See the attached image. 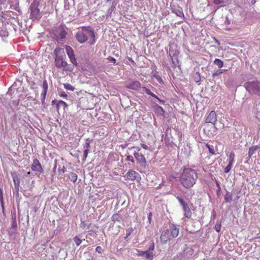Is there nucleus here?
Instances as JSON below:
<instances>
[{
	"mask_svg": "<svg viewBox=\"0 0 260 260\" xmlns=\"http://www.w3.org/2000/svg\"><path fill=\"white\" fill-rule=\"evenodd\" d=\"M111 219L113 221H120L121 219V216L118 214H114L112 215Z\"/></svg>",
	"mask_w": 260,
	"mask_h": 260,
	"instance_id": "obj_31",
	"label": "nucleus"
},
{
	"mask_svg": "<svg viewBox=\"0 0 260 260\" xmlns=\"http://www.w3.org/2000/svg\"><path fill=\"white\" fill-rule=\"evenodd\" d=\"M256 117L257 119L260 120V111H258L256 113Z\"/></svg>",
	"mask_w": 260,
	"mask_h": 260,
	"instance_id": "obj_54",
	"label": "nucleus"
},
{
	"mask_svg": "<svg viewBox=\"0 0 260 260\" xmlns=\"http://www.w3.org/2000/svg\"><path fill=\"white\" fill-rule=\"evenodd\" d=\"M19 101H20L19 99H17L16 100H14L12 101L13 106L15 108H17L19 105Z\"/></svg>",
	"mask_w": 260,
	"mask_h": 260,
	"instance_id": "obj_42",
	"label": "nucleus"
},
{
	"mask_svg": "<svg viewBox=\"0 0 260 260\" xmlns=\"http://www.w3.org/2000/svg\"><path fill=\"white\" fill-rule=\"evenodd\" d=\"M151 214H152V213H149V216H148V218H149V219H150V218Z\"/></svg>",
	"mask_w": 260,
	"mask_h": 260,
	"instance_id": "obj_62",
	"label": "nucleus"
},
{
	"mask_svg": "<svg viewBox=\"0 0 260 260\" xmlns=\"http://www.w3.org/2000/svg\"><path fill=\"white\" fill-rule=\"evenodd\" d=\"M59 95L61 97L67 98L68 96V95L66 93V92L64 91H61L59 92Z\"/></svg>",
	"mask_w": 260,
	"mask_h": 260,
	"instance_id": "obj_51",
	"label": "nucleus"
},
{
	"mask_svg": "<svg viewBox=\"0 0 260 260\" xmlns=\"http://www.w3.org/2000/svg\"><path fill=\"white\" fill-rule=\"evenodd\" d=\"M40 1L34 0L28 8V12L29 14V18L33 21L39 20L42 16V13L38 8Z\"/></svg>",
	"mask_w": 260,
	"mask_h": 260,
	"instance_id": "obj_5",
	"label": "nucleus"
},
{
	"mask_svg": "<svg viewBox=\"0 0 260 260\" xmlns=\"http://www.w3.org/2000/svg\"><path fill=\"white\" fill-rule=\"evenodd\" d=\"M206 147L208 149L209 153L212 155H215V152L213 146H210L208 144L206 145Z\"/></svg>",
	"mask_w": 260,
	"mask_h": 260,
	"instance_id": "obj_34",
	"label": "nucleus"
},
{
	"mask_svg": "<svg viewBox=\"0 0 260 260\" xmlns=\"http://www.w3.org/2000/svg\"><path fill=\"white\" fill-rule=\"evenodd\" d=\"M134 155L140 167L145 168L147 165V161L144 156L140 153L135 152Z\"/></svg>",
	"mask_w": 260,
	"mask_h": 260,
	"instance_id": "obj_7",
	"label": "nucleus"
},
{
	"mask_svg": "<svg viewBox=\"0 0 260 260\" xmlns=\"http://www.w3.org/2000/svg\"><path fill=\"white\" fill-rule=\"evenodd\" d=\"M221 225L220 223H216L215 225V230L219 232L220 231Z\"/></svg>",
	"mask_w": 260,
	"mask_h": 260,
	"instance_id": "obj_50",
	"label": "nucleus"
},
{
	"mask_svg": "<svg viewBox=\"0 0 260 260\" xmlns=\"http://www.w3.org/2000/svg\"><path fill=\"white\" fill-rule=\"evenodd\" d=\"M169 60L171 62V66L173 69L180 66L178 56H173V57H168Z\"/></svg>",
	"mask_w": 260,
	"mask_h": 260,
	"instance_id": "obj_20",
	"label": "nucleus"
},
{
	"mask_svg": "<svg viewBox=\"0 0 260 260\" xmlns=\"http://www.w3.org/2000/svg\"><path fill=\"white\" fill-rule=\"evenodd\" d=\"M126 160L127 161H131L132 162H134V159L133 158V157L132 156V155H127L126 156Z\"/></svg>",
	"mask_w": 260,
	"mask_h": 260,
	"instance_id": "obj_48",
	"label": "nucleus"
},
{
	"mask_svg": "<svg viewBox=\"0 0 260 260\" xmlns=\"http://www.w3.org/2000/svg\"><path fill=\"white\" fill-rule=\"evenodd\" d=\"M176 199L181 206L183 212V215L188 219L192 216V212L190 210L188 203L186 202L182 196H177Z\"/></svg>",
	"mask_w": 260,
	"mask_h": 260,
	"instance_id": "obj_6",
	"label": "nucleus"
},
{
	"mask_svg": "<svg viewBox=\"0 0 260 260\" xmlns=\"http://www.w3.org/2000/svg\"><path fill=\"white\" fill-rule=\"evenodd\" d=\"M226 21H227L228 24L230 23V21L228 20H226L225 22H226Z\"/></svg>",
	"mask_w": 260,
	"mask_h": 260,
	"instance_id": "obj_63",
	"label": "nucleus"
},
{
	"mask_svg": "<svg viewBox=\"0 0 260 260\" xmlns=\"http://www.w3.org/2000/svg\"><path fill=\"white\" fill-rule=\"evenodd\" d=\"M116 4L114 2H113L111 7L108 10V15H110L113 12V11L114 10L115 7H116Z\"/></svg>",
	"mask_w": 260,
	"mask_h": 260,
	"instance_id": "obj_37",
	"label": "nucleus"
},
{
	"mask_svg": "<svg viewBox=\"0 0 260 260\" xmlns=\"http://www.w3.org/2000/svg\"><path fill=\"white\" fill-rule=\"evenodd\" d=\"M127 178L131 180H139L141 179V176L138 173L134 170H129L126 174Z\"/></svg>",
	"mask_w": 260,
	"mask_h": 260,
	"instance_id": "obj_18",
	"label": "nucleus"
},
{
	"mask_svg": "<svg viewBox=\"0 0 260 260\" xmlns=\"http://www.w3.org/2000/svg\"><path fill=\"white\" fill-rule=\"evenodd\" d=\"M66 51L71 62L76 67L78 66V63L77 61L74 51L72 47L69 46H67L66 47Z\"/></svg>",
	"mask_w": 260,
	"mask_h": 260,
	"instance_id": "obj_8",
	"label": "nucleus"
},
{
	"mask_svg": "<svg viewBox=\"0 0 260 260\" xmlns=\"http://www.w3.org/2000/svg\"><path fill=\"white\" fill-rule=\"evenodd\" d=\"M157 110L158 113L162 115L165 113L164 109L158 105L157 106Z\"/></svg>",
	"mask_w": 260,
	"mask_h": 260,
	"instance_id": "obj_47",
	"label": "nucleus"
},
{
	"mask_svg": "<svg viewBox=\"0 0 260 260\" xmlns=\"http://www.w3.org/2000/svg\"><path fill=\"white\" fill-rule=\"evenodd\" d=\"M89 150H84V159H86V158H87V156H88V154L89 153Z\"/></svg>",
	"mask_w": 260,
	"mask_h": 260,
	"instance_id": "obj_52",
	"label": "nucleus"
},
{
	"mask_svg": "<svg viewBox=\"0 0 260 260\" xmlns=\"http://www.w3.org/2000/svg\"><path fill=\"white\" fill-rule=\"evenodd\" d=\"M168 57H173V56H178L179 52L177 49V46L175 44H171L169 45V50L167 53Z\"/></svg>",
	"mask_w": 260,
	"mask_h": 260,
	"instance_id": "obj_11",
	"label": "nucleus"
},
{
	"mask_svg": "<svg viewBox=\"0 0 260 260\" xmlns=\"http://www.w3.org/2000/svg\"><path fill=\"white\" fill-rule=\"evenodd\" d=\"M179 246V244L176 243L175 244H174V245L173 246V249L178 248Z\"/></svg>",
	"mask_w": 260,
	"mask_h": 260,
	"instance_id": "obj_55",
	"label": "nucleus"
},
{
	"mask_svg": "<svg viewBox=\"0 0 260 260\" xmlns=\"http://www.w3.org/2000/svg\"><path fill=\"white\" fill-rule=\"evenodd\" d=\"M53 53L55 55V66L57 69L63 71L72 72L73 70V68L66 61L67 57L63 48H56Z\"/></svg>",
	"mask_w": 260,
	"mask_h": 260,
	"instance_id": "obj_4",
	"label": "nucleus"
},
{
	"mask_svg": "<svg viewBox=\"0 0 260 260\" xmlns=\"http://www.w3.org/2000/svg\"><path fill=\"white\" fill-rule=\"evenodd\" d=\"M67 35V32L63 28L60 29V30L59 32H56L55 34L56 41L58 43L62 44L66 38Z\"/></svg>",
	"mask_w": 260,
	"mask_h": 260,
	"instance_id": "obj_9",
	"label": "nucleus"
},
{
	"mask_svg": "<svg viewBox=\"0 0 260 260\" xmlns=\"http://www.w3.org/2000/svg\"><path fill=\"white\" fill-rule=\"evenodd\" d=\"M186 250H190V249L188 248H184L182 252L174 257V260H182L183 258L187 257V255L185 253Z\"/></svg>",
	"mask_w": 260,
	"mask_h": 260,
	"instance_id": "obj_21",
	"label": "nucleus"
},
{
	"mask_svg": "<svg viewBox=\"0 0 260 260\" xmlns=\"http://www.w3.org/2000/svg\"><path fill=\"white\" fill-rule=\"evenodd\" d=\"M257 149L258 147L257 146H252L249 148L248 150V157H251L254 154H255Z\"/></svg>",
	"mask_w": 260,
	"mask_h": 260,
	"instance_id": "obj_25",
	"label": "nucleus"
},
{
	"mask_svg": "<svg viewBox=\"0 0 260 260\" xmlns=\"http://www.w3.org/2000/svg\"><path fill=\"white\" fill-rule=\"evenodd\" d=\"M136 250L137 255L144 257L146 259L152 260L154 254L150 253L149 251H147V250L142 251L138 249Z\"/></svg>",
	"mask_w": 260,
	"mask_h": 260,
	"instance_id": "obj_14",
	"label": "nucleus"
},
{
	"mask_svg": "<svg viewBox=\"0 0 260 260\" xmlns=\"http://www.w3.org/2000/svg\"><path fill=\"white\" fill-rule=\"evenodd\" d=\"M216 185L218 187V189H220V187L219 183L217 181H216Z\"/></svg>",
	"mask_w": 260,
	"mask_h": 260,
	"instance_id": "obj_58",
	"label": "nucleus"
},
{
	"mask_svg": "<svg viewBox=\"0 0 260 260\" xmlns=\"http://www.w3.org/2000/svg\"><path fill=\"white\" fill-rule=\"evenodd\" d=\"M64 166H59L57 170L59 175L62 174L64 172Z\"/></svg>",
	"mask_w": 260,
	"mask_h": 260,
	"instance_id": "obj_44",
	"label": "nucleus"
},
{
	"mask_svg": "<svg viewBox=\"0 0 260 260\" xmlns=\"http://www.w3.org/2000/svg\"><path fill=\"white\" fill-rule=\"evenodd\" d=\"M8 36V32L6 29L0 30V37H6Z\"/></svg>",
	"mask_w": 260,
	"mask_h": 260,
	"instance_id": "obj_39",
	"label": "nucleus"
},
{
	"mask_svg": "<svg viewBox=\"0 0 260 260\" xmlns=\"http://www.w3.org/2000/svg\"><path fill=\"white\" fill-rule=\"evenodd\" d=\"M0 202L3 209H4V198L3 194V190L0 188Z\"/></svg>",
	"mask_w": 260,
	"mask_h": 260,
	"instance_id": "obj_40",
	"label": "nucleus"
},
{
	"mask_svg": "<svg viewBox=\"0 0 260 260\" xmlns=\"http://www.w3.org/2000/svg\"><path fill=\"white\" fill-rule=\"evenodd\" d=\"M157 80H158L159 82H161V81H162V79H161V78L157 79Z\"/></svg>",
	"mask_w": 260,
	"mask_h": 260,
	"instance_id": "obj_61",
	"label": "nucleus"
},
{
	"mask_svg": "<svg viewBox=\"0 0 260 260\" xmlns=\"http://www.w3.org/2000/svg\"><path fill=\"white\" fill-rule=\"evenodd\" d=\"M154 243L152 242L147 250V251H149L150 253L153 254V251L154 250Z\"/></svg>",
	"mask_w": 260,
	"mask_h": 260,
	"instance_id": "obj_41",
	"label": "nucleus"
},
{
	"mask_svg": "<svg viewBox=\"0 0 260 260\" xmlns=\"http://www.w3.org/2000/svg\"><path fill=\"white\" fill-rule=\"evenodd\" d=\"M252 79L253 75L251 74L243 75L242 79L245 82L243 86L250 94L260 96V82L256 78Z\"/></svg>",
	"mask_w": 260,
	"mask_h": 260,
	"instance_id": "obj_2",
	"label": "nucleus"
},
{
	"mask_svg": "<svg viewBox=\"0 0 260 260\" xmlns=\"http://www.w3.org/2000/svg\"><path fill=\"white\" fill-rule=\"evenodd\" d=\"M194 80L197 83H198L201 80L200 74L199 72H197L194 75Z\"/></svg>",
	"mask_w": 260,
	"mask_h": 260,
	"instance_id": "obj_43",
	"label": "nucleus"
},
{
	"mask_svg": "<svg viewBox=\"0 0 260 260\" xmlns=\"http://www.w3.org/2000/svg\"><path fill=\"white\" fill-rule=\"evenodd\" d=\"M56 168H57V164H55L53 168L54 171L56 169Z\"/></svg>",
	"mask_w": 260,
	"mask_h": 260,
	"instance_id": "obj_59",
	"label": "nucleus"
},
{
	"mask_svg": "<svg viewBox=\"0 0 260 260\" xmlns=\"http://www.w3.org/2000/svg\"><path fill=\"white\" fill-rule=\"evenodd\" d=\"M224 200L226 202L230 203L232 200V194L228 191H226L224 195Z\"/></svg>",
	"mask_w": 260,
	"mask_h": 260,
	"instance_id": "obj_27",
	"label": "nucleus"
},
{
	"mask_svg": "<svg viewBox=\"0 0 260 260\" xmlns=\"http://www.w3.org/2000/svg\"><path fill=\"white\" fill-rule=\"evenodd\" d=\"M31 169L33 171L38 172L40 173L43 172V169L42 167L41 164L37 158L34 159Z\"/></svg>",
	"mask_w": 260,
	"mask_h": 260,
	"instance_id": "obj_12",
	"label": "nucleus"
},
{
	"mask_svg": "<svg viewBox=\"0 0 260 260\" xmlns=\"http://www.w3.org/2000/svg\"><path fill=\"white\" fill-rule=\"evenodd\" d=\"M14 86H14V85L13 84V85L12 86L11 88H14Z\"/></svg>",
	"mask_w": 260,
	"mask_h": 260,
	"instance_id": "obj_64",
	"label": "nucleus"
},
{
	"mask_svg": "<svg viewBox=\"0 0 260 260\" xmlns=\"http://www.w3.org/2000/svg\"><path fill=\"white\" fill-rule=\"evenodd\" d=\"M140 92L141 93H144V92H145L148 95H151V96L155 98V99H158V96L157 95H156L155 94H154L153 93H152L150 90L145 87H141V88L140 89Z\"/></svg>",
	"mask_w": 260,
	"mask_h": 260,
	"instance_id": "obj_22",
	"label": "nucleus"
},
{
	"mask_svg": "<svg viewBox=\"0 0 260 260\" xmlns=\"http://www.w3.org/2000/svg\"><path fill=\"white\" fill-rule=\"evenodd\" d=\"M11 175L14 182V188L17 193L19 192V188L20 186V179L15 172H11Z\"/></svg>",
	"mask_w": 260,
	"mask_h": 260,
	"instance_id": "obj_17",
	"label": "nucleus"
},
{
	"mask_svg": "<svg viewBox=\"0 0 260 260\" xmlns=\"http://www.w3.org/2000/svg\"><path fill=\"white\" fill-rule=\"evenodd\" d=\"M156 99L158 101V102H159L160 104H164V103H165V101H164V100H160V99H159L158 98V99Z\"/></svg>",
	"mask_w": 260,
	"mask_h": 260,
	"instance_id": "obj_57",
	"label": "nucleus"
},
{
	"mask_svg": "<svg viewBox=\"0 0 260 260\" xmlns=\"http://www.w3.org/2000/svg\"><path fill=\"white\" fill-rule=\"evenodd\" d=\"M77 178L78 176L75 173L72 172L69 175V178L70 179L71 181L74 183L76 182Z\"/></svg>",
	"mask_w": 260,
	"mask_h": 260,
	"instance_id": "obj_28",
	"label": "nucleus"
},
{
	"mask_svg": "<svg viewBox=\"0 0 260 260\" xmlns=\"http://www.w3.org/2000/svg\"><path fill=\"white\" fill-rule=\"evenodd\" d=\"M179 225L177 226L174 224H171L170 225L169 231H170L171 234L173 238H176L178 236L179 231Z\"/></svg>",
	"mask_w": 260,
	"mask_h": 260,
	"instance_id": "obj_19",
	"label": "nucleus"
},
{
	"mask_svg": "<svg viewBox=\"0 0 260 260\" xmlns=\"http://www.w3.org/2000/svg\"><path fill=\"white\" fill-rule=\"evenodd\" d=\"M42 87L43 88V91L41 93V100L42 104L45 102V100L46 98V96L48 91V82L46 79L43 80V84L42 85Z\"/></svg>",
	"mask_w": 260,
	"mask_h": 260,
	"instance_id": "obj_16",
	"label": "nucleus"
},
{
	"mask_svg": "<svg viewBox=\"0 0 260 260\" xmlns=\"http://www.w3.org/2000/svg\"><path fill=\"white\" fill-rule=\"evenodd\" d=\"M90 143H91V140H90L89 139H87L86 140V142H85V143L84 145V148L85 149V150H89V148L90 147Z\"/></svg>",
	"mask_w": 260,
	"mask_h": 260,
	"instance_id": "obj_35",
	"label": "nucleus"
},
{
	"mask_svg": "<svg viewBox=\"0 0 260 260\" xmlns=\"http://www.w3.org/2000/svg\"><path fill=\"white\" fill-rule=\"evenodd\" d=\"M217 121V115L215 111H212L208 115L206 119V123H212L214 125Z\"/></svg>",
	"mask_w": 260,
	"mask_h": 260,
	"instance_id": "obj_15",
	"label": "nucleus"
},
{
	"mask_svg": "<svg viewBox=\"0 0 260 260\" xmlns=\"http://www.w3.org/2000/svg\"><path fill=\"white\" fill-rule=\"evenodd\" d=\"M64 88L68 90L74 91L75 90V88L69 83H64L63 84Z\"/></svg>",
	"mask_w": 260,
	"mask_h": 260,
	"instance_id": "obj_33",
	"label": "nucleus"
},
{
	"mask_svg": "<svg viewBox=\"0 0 260 260\" xmlns=\"http://www.w3.org/2000/svg\"><path fill=\"white\" fill-rule=\"evenodd\" d=\"M73 241L77 246H79L82 242V240L78 236L74 237Z\"/></svg>",
	"mask_w": 260,
	"mask_h": 260,
	"instance_id": "obj_38",
	"label": "nucleus"
},
{
	"mask_svg": "<svg viewBox=\"0 0 260 260\" xmlns=\"http://www.w3.org/2000/svg\"><path fill=\"white\" fill-rule=\"evenodd\" d=\"M141 146L144 149H148V146H147L146 145L144 144H142Z\"/></svg>",
	"mask_w": 260,
	"mask_h": 260,
	"instance_id": "obj_56",
	"label": "nucleus"
},
{
	"mask_svg": "<svg viewBox=\"0 0 260 260\" xmlns=\"http://www.w3.org/2000/svg\"><path fill=\"white\" fill-rule=\"evenodd\" d=\"M126 87L134 90L140 91L141 84L137 80H131L126 83Z\"/></svg>",
	"mask_w": 260,
	"mask_h": 260,
	"instance_id": "obj_10",
	"label": "nucleus"
},
{
	"mask_svg": "<svg viewBox=\"0 0 260 260\" xmlns=\"http://www.w3.org/2000/svg\"><path fill=\"white\" fill-rule=\"evenodd\" d=\"M55 102H56V101H55V100H53V101H52V105L54 104L55 103Z\"/></svg>",
	"mask_w": 260,
	"mask_h": 260,
	"instance_id": "obj_60",
	"label": "nucleus"
},
{
	"mask_svg": "<svg viewBox=\"0 0 260 260\" xmlns=\"http://www.w3.org/2000/svg\"><path fill=\"white\" fill-rule=\"evenodd\" d=\"M235 161V153L234 152H231L229 156V164L233 165Z\"/></svg>",
	"mask_w": 260,
	"mask_h": 260,
	"instance_id": "obj_30",
	"label": "nucleus"
},
{
	"mask_svg": "<svg viewBox=\"0 0 260 260\" xmlns=\"http://www.w3.org/2000/svg\"><path fill=\"white\" fill-rule=\"evenodd\" d=\"M171 9L172 11L179 17H183L184 14L183 10L178 5H171Z\"/></svg>",
	"mask_w": 260,
	"mask_h": 260,
	"instance_id": "obj_13",
	"label": "nucleus"
},
{
	"mask_svg": "<svg viewBox=\"0 0 260 260\" xmlns=\"http://www.w3.org/2000/svg\"><path fill=\"white\" fill-rule=\"evenodd\" d=\"M198 178V175L194 170L185 168L180 175V181L184 187L189 188L195 184Z\"/></svg>",
	"mask_w": 260,
	"mask_h": 260,
	"instance_id": "obj_3",
	"label": "nucleus"
},
{
	"mask_svg": "<svg viewBox=\"0 0 260 260\" xmlns=\"http://www.w3.org/2000/svg\"><path fill=\"white\" fill-rule=\"evenodd\" d=\"M95 251H96L97 252H98V253H102V248L101 246H97V247H96V248H95Z\"/></svg>",
	"mask_w": 260,
	"mask_h": 260,
	"instance_id": "obj_53",
	"label": "nucleus"
},
{
	"mask_svg": "<svg viewBox=\"0 0 260 260\" xmlns=\"http://www.w3.org/2000/svg\"><path fill=\"white\" fill-rule=\"evenodd\" d=\"M169 231L168 230L167 231H164L160 236V239L161 241L166 242L169 239Z\"/></svg>",
	"mask_w": 260,
	"mask_h": 260,
	"instance_id": "obj_24",
	"label": "nucleus"
},
{
	"mask_svg": "<svg viewBox=\"0 0 260 260\" xmlns=\"http://www.w3.org/2000/svg\"><path fill=\"white\" fill-rule=\"evenodd\" d=\"M133 229L132 227L129 228L128 229H127L126 230V235L125 238H127V237H128L129 236V235L131 234V233L133 232Z\"/></svg>",
	"mask_w": 260,
	"mask_h": 260,
	"instance_id": "obj_46",
	"label": "nucleus"
},
{
	"mask_svg": "<svg viewBox=\"0 0 260 260\" xmlns=\"http://www.w3.org/2000/svg\"><path fill=\"white\" fill-rule=\"evenodd\" d=\"M230 0H214V3L215 5H221L224 6L229 3Z\"/></svg>",
	"mask_w": 260,
	"mask_h": 260,
	"instance_id": "obj_26",
	"label": "nucleus"
},
{
	"mask_svg": "<svg viewBox=\"0 0 260 260\" xmlns=\"http://www.w3.org/2000/svg\"><path fill=\"white\" fill-rule=\"evenodd\" d=\"M75 38L80 44L88 42L89 44L93 45L95 43V32L90 26L82 27L76 32Z\"/></svg>",
	"mask_w": 260,
	"mask_h": 260,
	"instance_id": "obj_1",
	"label": "nucleus"
},
{
	"mask_svg": "<svg viewBox=\"0 0 260 260\" xmlns=\"http://www.w3.org/2000/svg\"><path fill=\"white\" fill-rule=\"evenodd\" d=\"M107 59L111 62H112L113 63H116V60L115 58H114V57H112V56H109L108 58H107Z\"/></svg>",
	"mask_w": 260,
	"mask_h": 260,
	"instance_id": "obj_49",
	"label": "nucleus"
},
{
	"mask_svg": "<svg viewBox=\"0 0 260 260\" xmlns=\"http://www.w3.org/2000/svg\"><path fill=\"white\" fill-rule=\"evenodd\" d=\"M17 228V223L16 221V217L14 216V217H12V222H11V228L13 229L16 230Z\"/></svg>",
	"mask_w": 260,
	"mask_h": 260,
	"instance_id": "obj_32",
	"label": "nucleus"
},
{
	"mask_svg": "<svg viewBox=\"0 0 260 260\" xmlns=\"http://www.w3.org/2000/svg\"><path fill=\"white\" fill-rule=\"evenodd\" d=\"M232 166H233L232 165L229 164L228 165L224 168V173H228L230 171Z\"/></svg>",
	"mask_w": 260,
	"mask_h": 260,
	"instance_id": "obj_45",
	"label": "nucleus"
},
{
	"mask_svg": "<svg viewBox=\"0 0 260 260\" xmlns=\"http://www.w3.org/2000/svg\"><path fill=\"white\" fill-rule=\"evenodd\" d=\"M68 105L67 104L63 102V101L59 100L57 102V103L56 104V107L57 110H59V109L61 108H63V109L64 110V109L67 107Z\"/></svg>",
	"mask_w": 260,
	"mask_h": 260,
	"instance_id": "obj_23",
	"label": "nucleus"
},
{
	"mask_svg": "<svg viewBox=\"0 0 260 260\" xmlns=\"http://www.w3.org/2000/svg\"><path fill=\"white\" fill-rule=\"evenodd\" d=\"M214 64L216 65L218 68L221 69L223 66V62L218 58H216L214 61Z\"/></svg>",
	"mask_w": 260,
	"mask_h": 260,
	"instance_id": "obj_29",
	"label": "nucleus"
},
{
	"mask_svg": "<svg viewBox=\"0 0 260 260\" xmlns=\"http://www.w3.org/2000/svg\"><path fill=\"white\" fill-rule=\"evenodd\" d=\"M226 71H227V70H225V69H221V70H217L213 74L212 76L213 77H215L216 76H218L220 74L223 73L224 72H225Z\"/></svg>",
	"mask_w": 260,
	"mask_h": 260,
	"instance_id": "obj_36",
	"label": "nucleus"
}]
</instances>
